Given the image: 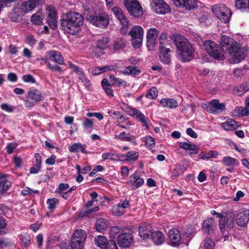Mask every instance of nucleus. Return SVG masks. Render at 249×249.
Returning a JSON list of instances; mask_svg holds the SVG:
<instances>
[{
    "label": "nucleus",
    "mask_w": 249,
    "mask_h": 249,
    "mask_svg": "<svg viewBox=\"0 0 249 249\" xmlns=\"http://www.w3.org/2000/svg\"><path fill=\"white\" fill-rule=\"evenodd\" d=\"M47 203L48 209L52 212L55 209L56 204L58 203V200L55 198H49L47 200Z\"/></svg>",
    "instance_id": "obj_51"
},
{
    "label": "nucleus",
    "mask_w": 249,
    "mask_h": 249,
    "mask_svg": "<svg viewBox=\"0 0 249 249\" xmlns=\"http://www.w3.org/2000/svg\"><path fill=\"white\" fill-rule=\"evenodd\" d=\"M126 155V161L130 163L136 161L139 157V153L134 150L128 151Z\"/></svg>",
    "instance_id": "obj_41"
},
{
    "label": "nucleus",
    "mask_w": 249,
    "mask_h": 249,
    "mask_svg": "<svg viewBox=\"0 0 249 249\" xmlns=\"http://www.w3.org/2000/svg\"><path fill=\"white\" fill-rule=\"evenodd\" d=\"M145 143L147 147L153 146L155 143V140L150 136H147L145 138Z\"/></svg>",
    "instance_id": "obj_58"
},
{
    "label": "nucleus",
    "mask_w": 249,
    "mask_h": 249,
    "mask_svg": "<svg viewBox=\"0 0 249 249\" xmlns=\"http://www.w3.org/2000/svg\"><path fill=\"white\" fill-rule=\"evenodd\" d=\"M173 1L177 6L185 7L187 10L193 9L197 5L196 0H173Z\"/></svg>",
    "instance_id": "obj_22"
},
{
    "label": "nucleus",
    "mask_w": 249,
    "mask_h": 249,
    "mask_svg": "<svg viewBox=\"0 0 249 249\" xmlns=\"http://www.w3.org/2000/svg\"><path fill=\"white\" fill-rule=\"evenodd\" d=\"M112 211V214L117 216L122 215L125 212V211H124L123 208H121V204L120 203L114 206Z\"/></svg>",
    "instance_id": "obj_48"
},
{
    "label": "nucleus",
    "mask_w": 249,
    "mask_h": 249,
    "mask_svg": "<svg viewBox=\"0 0 249 249\" xmlns=\"http://www.w3.org/2000/svg\"><path fill=\"white\" fill-rule=\"evenodd\" d=\"M82 125L85 129H92L94 126V121L92 119L84 118Z\"/></svg>",
    "instance_id": "obj_49"
},
{
    "label": "nucleus",
    "mask_w": 249,
    "mask_h": 249,
    "mask_svg": "<svg viewBox=\"0 0 249 249\" xmlns=\"http://www.w3.org/2000/svg\"><path fill=\"white\" fill-rule=\"evenodd\" d=\"M222 127L226 130H233L238 127L237 123L233 119H228L221 124Z\"/></svg>",
    "instance_id": "obj_31"
},
{
    "label": "nucleus",
    "mask_w": 249,
    "mask_h": 249,
    "mask_svg": "<svg viewBox=\"0 0 249 249\" xmlns=\"http://www.w3.org/2000/svg\"><path fill=\"white\" fill-rule=\"evenodd\" d=\"M160 104L163 107L168 108H175L178 106V102L173 98H162L160 101Z\"/></svg>",
    "instance_id": "obj_27"
},
{
    "label": "nucleus",
    "mask_w": 249,
    "mask_h": 249,
    "mask_svg": "<svg viewBox=\"0 0 249 249\" xmlns=\"http://www.w3.org/2000/svg\"><path fill=\"white\" fill-rule=\"evenodd\" d=\"M44 3V0H28L23 2L21 6L22 10L25 13L33 10L37 5Z\"/></svg>",
    "instance_id": "obj_18"
},
{
    "label": "nucleus",
    "mask_w": 249,
    "mask_h": 249,
    "mask_svg": "<svg viewBox=\"0 0 249 249\" xmlns=\"http://www.w3.org/2000/svg\"><path fill=\"white\" fill-rule=\"evenodd\" d=\"M221 45L223 49L228 52L235 63L240 62L246 55L245 50L240 48L237 42L228 36L221 37Z\"/></svg>",
    "instance_id": "obj_2"
},
{
    "label": "nucleus",
    "mask_w": 249,
    "mask_h": 249,
    "mask_svg": "<svg viewBox=\"0 0 249 249\" xmlns=\"http://www.w3.org/2000/svg\"><path fill=\"white\" fill-rule=\"evenodd\" d=\"M168 35L165 33H162L160 36V45L166 46L169 44V40H167Z\"/></svg>",
    "instance_id": "obj_53"
},
{
    "label": "nucleus",
    "mask_w": 249,
    "mask_h": 249,
    "mask_svg": "<svg viewBox=\"0 0 249 249\" xmlns=\"http://www.w3.org/2000/svg\"><path fill=\"white\" fill-rule=\"evenodd\" d=\"M213 14L224 23L229 21L231 16L230 9L224 4H218L213 6L212 9Z\"/></svg>",
    "instance_id": "obj_6"
},
{
    "label": "nucleus",
    "mask_w": 249,
    "mask_h": 249,
    "mask_svg": "<svg viewBox=\"0 0 249 249\" xmlns=\"http://www.w3.org/2000/svg\"><path fill=\"white\" fill-rule=\"evenodd\" d=\"M129 182L133 189H137L143 184L144 180L141 177L140 173L136 171L130 177Z\"/></svg>",
    "instance_id": "obj_20"
},
{
    "label": "nucleus",
    "mask_w": 249,
    "mask_h": 249,
    "mask_svg": "<svg viewBox=\"0 0 249 249\" xmlns=\"http://www.w3.org/2000/svg\"><path fill=\"white\" fill-rule=\"evenodd\" d=\"M152 232L150 230V227L146 225H142L139 228V235L142 239H146L149 238L150 234Z\"/></svg>",
    "instance_id": "obj_29"
},
{
    "label": "nucleus",
    "mask_w": 249,
    "mask_h": 249,
    "mask_svg": "<svg viewBox=\"0 0 249 249\" xmlns=\"http://www.w3.org/2000/svg\"><path fill=\"white\" fill-rule=\"evenodd\" d=\"M235 7L242 11L249 10V0H236Z\"/></svg>",
    "instance_id": "obj_34"
},
{
    "label": "nucleus",
    "mask_w": 249,
    "mask_h": 249,
    "mask_svg": "<svg viewBox=\"0 0 249 249\" xmlns=\"http://www.w3.org/2000/svg\"><path fill=\"white\" fill-rule=\"evenodd\" d=\"M124 4L128 12L135 17L143 15L142 7L137 0H124Z\"/></svg>",
    "instance_id": "obj_10"
},
{
    "label": "nucleus",
    "mask_w": 249,
    "mask_h": 249,
    "mask_svg": "<svg viewBox=\"0 0 249 249\" xmlns=\"http://www.w3.org/2000/svg\"><path fill=\"white\" fill-rule=\"evenodd\" d=\"M160 59L161 62L165 64H169L171 62V56L169 54L171 50L169 48H166V46L160 45Z\"/></svg>",
    "instance_id": "obj_21"
},
{
    "label": "nucleus",
    "mask_w": 249,
    "mask_h": 249,
    "mask_svg": "<svg viewBox=\"0 0 249 249\" xmlns=\"http://www.w3.org/2000/svg\"><path fill=\"white\" fill-rule=\"evenodd\" d=\"M183 173L182 166L181 165H176L172 172L171 178H175Z\"/></svg>",
    "instance_id": "obj_50"
},
{
    "label": "nucleus",
    "mask_w": 249,
    "mask_h": 249,
    "mask_svg": "<svg viewBox=\"0 0 249 249\" xmlns=\"http://www.w3.org/2000/svg\"><path fill=\"white\" fill-rule=\"evenodd\" d=\"M44 99V97L41 92L36 89H33L28 91L27 96V100L26 101L25 104L26 107H29L30 103L29 100H33L34 103L42 101ZM35 105L34 104L33 105Z\"/></svg>",
    "instance_id": "obj_15"
},
{
    "label": "nucleus",
    "mask_w": 249,
    "mask_h": 249,
    "mask_svg": "<svg viewBox=\"0 0 249 249\" xmlns=\"http://www.w3.org/2000/svg\"><path fill=\"white\" fill-rule=\"evenodd\" d=\"M1 109L7 112H12L14 110V107L11 106L9 105L7 103H3L0 105Z\"/></svg>",
    "instance_id": "obj_60"
},
{
    "label": "nucleus",
    "mask_w": 249,
    "mask_h": 249,
    "mask_svg": "<svg viewBox=\"0 0 249 249\" xmlns=\"http://www.w3.org/2000/svg\"><path fill=\"white\" fill-rule=\"evenodd\" d=\"M192 229L189 228L185 234L181 236L180 231L176 229H171L169 231V238L171 245L174 247H177L181 244L188 245L189 241L192 238L191 232Z\"/></svg>",
    "instance_id": "obj_4"
},
{
    "label": "nucleus",
    "mask_w": 249,
    "mask_h": 249,
    "mask_svg": "<svg viewBox=\"0 0 249 249\" xmlns=\"http://www.w3.org/2000/svg\"><path fill=\"white\" fill-rule=\"evenodd\" d=\"M21 240L25 246H28L30 243L31 237L27 233L21 234Z\"/></svg>",
    "instance_id": "obj_56"
},
{
    "label": "nucleus",
    "mask_w": 249,
    "mask_h": 249,
    "mask_svg": "<svg viewBox=\"0 0 249 249\" xmlns=\"http://www.w3.org/2000/svg\"><path fill=\"white\" fill-rule=\"evenodd\" d=\"M151 239L154 243L156 245H160L165 241V237L162 232L160 231L152 232Z\"/></svg>",
    "instance_id": "obj_26"
},
{
    "label": "nucleus",
    "mask_w": 249,
    "mask_h": 249,
    "mask_svg": "<svg viewBox=\"0 0 249 249\" xmlns=\"http://www.w3.org/2000/svg\"><path fill=\"white\" fill-rule=\"evenodd\" d=\"M26 41L30 46H33L36 43V40L34 36L32 35H29L26 37Z\"/></svg>",
    "instance_id": "obj_63"
},
{
    "label": "nucleus",
    "mask_w": 249,
    "mask_h": 249,
    "mask_svg": "<svg viewBox=\"0 0 249 249\" xmlns=\"http://www.w3.org/2000/svg\"><path fill=\"white\" fill-rule=\"evenodd\" d=\"M44 15L41 12H38L32 16L31 21L35 25H40L42 23Z\"/></svg>",
    "instance_id": "obj_36"
},
{
    "label": "nucleus",
    "mask_w": 249,
    "mask_h": 249,
    "mask_svg": "<svg viewBox=\"0 0 249 249\" xmlns=\"http://www.w3.org/2000/svg\"><path fill=\"white\" fill-rule=\"evenodd\" d=\"M109 39L107 37H103L102 39H98L97 42V46L100 49L104 50L108 46Z\"/></svg>",
    "instance_id": "obj_47"
},
{
    "label": "nucleus",
    "mask_w": 249,
    "mask_h": 249,
    "mask_svg": "<svg viewBox=\"0 0 249 249\" xmlns=\"http://www.w3.org/2000/svg\"><path fill=\"white\" fill-rule=\"evenodd\" d=\"M141 71L136 67L131 66L127 67L125 71L123 72L124 74H132L133 75H138L140 74Z\"/></svg>",
    "instance_id": "obj_43"
},
{
    "label": "nucleus",
    "mask_w": 249,
    "mask_h": 249,
    "mask_svg": "<svg viewBox=\"0 0 249 249\" xmlns=\"http://www.w3.org/2000/svg\"><path fill=\"white\" fill-rule=\"evenodd\" d=\"M180 148L185 150H190V155L197 154L199 150V147L193 144L190 142H181L179 144Z\"/></svg>",
    "instance_id": "obj_24"
},
{
    "label": "nucleus",
    "mask_w": 249,
    "mask_h": 249,
    "mask_svg": "<svg viewBox=\"0 0 249 249\" xmlns=\"http://www.w3.org/2000/svg\"><path fill=\"white\" fill-rule=\"evenodd\" d=\"M96 245L102 248V249H107V240L105 236H99L97 239H95Z\"/></svg>",
    "instance_id": "obj_46"
},
{
    "label": "nucleus",
    "mask_w": 249,
    "mask_h": 249,
    "mask_svg": "<svg viewBox=\"0 0 249 249\" xmlns=\"http://www.w3.org/2000/svg\"><path fill=\"white\" fill-rule=\"evenodd\" d=\"M69 67L72 71L76 73L80 81L86 87L90 86V82L86 76L83 70L77 66L75 65L71 62H68Z\"/></svg>",
    "instance_id": "obj_13"
},
{
    "label": "nucleus",
    "mask_w": 249,
    "mask_h": 249,
    "mask_svg": "<svg viewBox=\"0 0 249 249\" xmlns=\"http://www.w3.org/2000/svg\"><path fill=\"white\" fill-rule=\"evenodd\" d=\"M21 193L23 196H27L28 195H34L35 194L38 193V191L37 190H33L29 187H27L22 190Z\"/></svg>",
    "instance_id": "obj_59"
},
{
    "label": "nucleus",
    "mask_w": 249,
    "mask_h": 249,
    "mask_svg": "<svg viewBox=\"0 0 249 249\" xmlns=\"http://www.w3.org/2000/svg\"><path fill=\"white\" fill-rule=\"evenodd\" d=\"M86 145L82 144L80 142H76L73 143L69 149V150L71 152H75L77 151H81L83 153H86L85 150Z\"/></svg>",
    "instance_id": "obj_39"
},
{
    "label": "nucleus",
    "mask_w": 249,
    "mask_h": 249,
    "mask_svg": "<svg viewBox=\"0 0 249 249\" xmlns=\"http://www.w3.org/2000/svg\"><path fill=\"white\" fill-rule=\"evenodd\" d=\"M114 138L117 141L131 142L134 137L129 133L126 134L125 132H122L119 134L114 135Z\"/></svg>",
    "instance_id": "obj_33"
},
{
    "label": "nucleus",
    "mask_w": 249,
    "mask_h": 249,
    "mask_svg": "<svg viewBox=\"0 0 249 249\" xmlns=\"http://www.w3.org/2000/svg\"><path fill=\"white\" fill-rule=\"evenodd\" d=\"M47 58L44 59L41 58V60H45V62H49L51 61L57 63L59 65H62L64 63V58L59 52L56 51H52L46 53Z\"/></svg>",
    "instance_id": "obj_14"
},
{
    "label": "nucleus",
    "mask_w": 249,
    "mask_h": 249,
    "mask_svg": "<svg viewBox=\"0 0 249 249\" xmlns=\"http://www.w3.org/2000/svg\"><path fill=\"white\" fill-rule=\"evenodd\" d=\"M96 230L100 231H103L105 230L107 227V222L106 220L103 218L99 219L95 224Z\"/></svg>",
    "instance_id": "obj_40"
},
{
    "label": "nucleus",
    "mask_w": 249,
    "mask_h": 249,
    "mask_svg": "<svg viewBox=\"0 0 249 249\" xmlns=\"http://www.w3.org/2000/svg\"><path fill=\"white\" fill-rule=\"evenodd\" d=\"M109 80L113 86L126 87L127 85V82L119 78H116L113 75L109 76Z\"/></svg>",
    "instance_id": "obj_35"
},
{
    "label": "nucleus",
    "mask_w": 249,
    "mask_h": 249,
    "mask_svg": "<svg viewBox=\"0 0 249 249\" xmlns=\"http://www.w3.org/2000/svg\"><path fill=\"white\" fill-rule=\"evenodd\" d=\"M158 34L159 31L156 28H150L148 31L146 35L147 43L150 45L153 46L155 43V41Z\"/></svg>",
    "instance_id": "obj_25"
},
{
    "label": "nucleus",
    "mask_w": 249,
    "mask_h": 249,
    "mask_svg": "<svg viewBox=\"0 0 249 249\" xmlns=\"http://www.w3.org/2000/svg\"><path fill=\"white\" fill-rule=\"evenodd\" d=\"M232 113L238 117L249 116V109L246 106L245 107H237L233 110Z\"/></svg>",
    "instance_id": "obj_32"
},
{
    "label": "nucleus",
    "mask_w": 249,
    "mask_h": 249,
    "mask_svg": "<svg viewBox=\"0 0 249 249\" xmlns=\"http://www.w3.org/2000/svg\"><path fill=\"white\" fill-rule=\"evenodd\" d=\"M158 91L157 89L153 87L146 93V97L149 99H155L158 96Z\"/></svg>",
    "instance_id": "obj_52"
},
{
    "label": "nucleus",
    "mask_w": 249,
    "mask_h": 249,
    "mask_svg": "<svg viewBox=\"0 0 249 249\" xmlns=\"http://www.w3.org/2000/svg\"><path fill=\"white\" fill-rule=\"evenodd\" d=\"M78 174H85L91 170V167L90 165H87L81 168L80 165L77 164L75 166Z\"/></svg>",
    "instance_id": "obj_55"
},
{
    "label": "nucleus",
    "mask_w": 249,
    "mask_h": 249,
    "mask_svg": "<svg viewBox=\"0 0 249 249\" xmlns=\"http://www.w3.org/2000/svg\"><path fill=\"white\" fill-rule=\"evenodd\" d=\"M22 79L25 82L34 83L35 80L30 74H27L23 76Z\"/></svg>",
    "instance_id": "obj_62"
},
{
    "label": "nucleus",
    "mask_w": 249,
    "mask_h": 249,
    "mask_svg": "<svg viewBox=\"0 0 249 249\" xmlns=\"http://www.w3.org/2000/svg\"><path fill=\"white\" fill-rule=\"evenodd\" d=\"M218 155V152L215 151H210L202 153L200 154V159L202 160H208L211 158H216Z\"/></svg>",
    "instance_id": "obj_44"
},
{
    "label": "nucleus",
    "mask_w": 249,
    "mask_h": 249,
    "mask_svg": "<svg viewBox=\"0 0 249 249\" xmlns=\"http://www.w3.org/2000/svg\"><path fill=\"white\" fill-rule=\"evenodd\" d=\"M235 211L231 209L227 215V225L228 227L231 228L234 224L235 217Z\"/></svg>",
    "instance_id": "obj_42"
},
{
    "label": "nucleus",
    "mask_w": 249,
    "mask_h": 249,
    "mask_svg": "<svg viewBox=\"0 0 249 249\" xmlns=\"http://www.w3.org/2000/svg\"><path fill=\"white\" fill-rule=\"evenodd\" d=\"M236 220L238 226H245L249 221V209L243 208L239 210L236 215Z\"/></svg>",
    "instance_id": "obj_16"
},
{
    "label": "nucleus",
    "mask_w": 249,
    "mask_h": 249,
    "mask_svg": "<svg viewBox=\"0 0 249 249\" xmlns=\"http://www.w3.org/2000/svg\"><path fill=\"white\" fill-rule=\"evenodd\" d=\"M116 154L111 152L103 153L102 155V158L104 160L109 159L111 160H116Z\"/></svg>",
    "instance_id": "obj_57"
},
{
    "label": "nucleus",
    "mask_w": 249,
    "mask_h": 249,
    "mask_svg": "<svg viewBox=\"0 0 249 249\" xmlns=\"http://www.w3.org/2000/svg\"><path fill=\"white\" fill-rule=\"evenodd\" d=\"M11 20L13 22H18L21 19L20 16L16 12V11H14L11 15Z\"/></svg>",
    "instance_id": "obj_64"
},
{
    "label": "nucleus",
    "mask_w": 249,
    "mask_h": 249,
    "mask_svg": "<svg viewBox=\"0 0 249 249\" xmlns=\"http://www.w3.org/2000/svg\"><path fill=\"white\" fill-rule=\"evenodd\" d=\"M152 10L158 14L164 15L170 11V7L164 0H152L150 3Z\"/></svg>",
    "instance_id": "obj_11"
},
{
    "label": "nucleus",
    "mask_w": 249,
    "mask_h": 249,
    "mask_svg": "<svg viewBox=\"0 0 249 249\" xmlns=\"http://www.w3.org/2000/svg\"><path fill=\"white\" fill-rule=\"evenodd\" d=\"M69 187V185L67 183H60L58 186L57 192L59 193H62L66 191Z\"/></svg>",
    "instance_id": "obj_61"
},
{
    "label": "nucleus",
    "mask_w": 249,
    "mask_h": 249,
    "mask_svg": "<svg viewBox=\"0 0 249 249\" xmlns=\"http://www.w3.org/2000/svg\"><path fill=\"white\" fill-rule=\"evenodd\" d=\"M86 237L87 234L85 231L82 229L75 230L71 237V249H83Z\"/></svg>",
    "instance_id": "obj_7"
},
{
    "label": "nucleus",
    "mask_w": 249,
    "mask_h": 249,
    "mask_svg": "<svg viewBox=\"0 0 249 249\" xmlns=\"http://www.w3.org/2000/svg\"><path fill=\"white\" fill-rule=\"evenodd\" d=\"M88 20L93 25L101 29L106 28L109 22V17L105 13L90 16Z\"/></svg>",
    "instance_id": "obj_9"
},
{
    "label": "nucleus",
    "mask_w": 249,
    "mask_h": 249,
    "mask_svg": "<svg viewBox=\"0 0 249 249\" xmlns=\"http://www.w3.org/2000/svg\"><path fill=\"white\" fill-rule=\"evenodd\" d=\"M143 29L139 25L133 26L129 34L131 37L132 45L136 49L139 48L142 44L143 37Z\"/></svg>",
    "instance_id": "obj_8"
},
{
    "label": "nucleus",
    "mask_w": 249,
    "mask_h": 249,
    "mask_svg": "<svg viewBox=\"0 0 249 249\" xmlns=\"http://www.w3.org/2000/svg\"><path fill=\"white\" fill-rule=\"evenodd\" d=\"M174 41L180 60L183 62L192 60L194 49L188 40L183 36L177 34L175 36Z\"/></svg>",
    "instance_id": "obj_3"
},
{
    "label": "nucleus",
    "mask_w": 249,
    "mask_h": 249,
    "mask_svg": "<svg viewBox=\"0 0 249 249\" xmlns=\"http://www.w3.org/2000/svg\"><path fill=\"white\" fill-rule=\"evenodd\" d=\"M112 11L123 27H127L128 26L129 23L128 20L120 8L114 7L112 8Z\"/></svg>",
    "instance_id": "obj_19"
},
{
    "label": "nucleus",
    "mask_w": 249,
    "mask_h": 249,
    "mask_svg": "<svg viewBox=\"0 0 249 249\" xmlns=\"http://www.w3.org/2000/svg\"><path fill=\"white\" fill-rule=\"evenodd\" d=\"M203 46L210 56L216 60H220L223 56V49L214 41L206 40L203 43Z\"/></svg>",
    "instance_id": "obj_5"
},
{
    "label": "nucleus",
    "mask_w": 249,
    "mask_h": 249,
    "mask_svg": "<svg viewBox=\"0 0 249 249\" xmlns=\"http://www.w3.org/2000/svg\"><path fill=\"white\" fill-rule=\"evenodd\" d=\"M7 176L3 179L0 180V193H3L6 192L11 187V183L7 179Z\"/></svg>",
    "instance_id": "obj_37"
},
{
    "label": "nucleus",
    "mask_w": 249,
    "mask_h": 249,
    "mask_svg": "<svg viewBox=\"0 0 249 249\" xmlns=\"http://www.w3.org/2000/svg\"><path fill=\"white\" fill-rule=\"evenodd\" d=\"M236 159L231 157H224L223 159V163L226 166H234L236 162Z\"/></svg>",
    "instance_id": "obj_54"
},
{
    "label": "nucleus",
    "mask_w": 249,
    "mask_h": 249,
    "mask_svg": "<svg viewBox=\"0 0 249 249\" xmlns=\"http://www.w3.org/2000/svg\"><path fill=\"white\" fill-rule=\"evenodd\" d=\"M84 18L77 12H70L61 19V26L65 32L74 35L80 30L83 24Z\"/></svg>",
    "instance_id": "obj_1"
},
{
    "label": "nucleus",
    "mask_w": 249,
    "mask_h": 249,
    "mask_svg": "<svg viewBox=\"0 0 249 249\" xmlns=\"http://www.w3.org/2000/svg\"><path fill=\"white\" fill-rule=\"evenodd\" d=\"M206 109L208 112L212 113H218L226 109L225 104L223 103H220L219 101L217 99H214L208 103Z\"/></svg>",
    "instance_id": "obj_12"
},
{
    "label": "nucleus",
    "mask_w": 249,
    "mask_h": 249,
    "mask_svg": "<svg viewBox=\"0 0 249 249\" xmlns=\"http://www.w3.org/2000/svg\"><path fill=\"white\" fill-rule=\"evenodd\" d=\"M132 115L134 117L138 119L140 121H141V123L144 124V125L145 126L146 128L148 129L149 128L147 122L143 113H142L139 110L136 108H133L132 109Z\"/></svg>",
    "instance_id": "obj_30"
},
{
    "label": "nucleus",
    "mask_w": 249,
    "mask_h": 249,
    "mask_svg": "<svg viewBox=\"0 0 249 249\" xmlns=\"http://www.w3.org/2000/svg\"><path fill=\"white\" fill-rule=\"evenodd\" d=\"M115 69L113 66H106L104 67H96L92 71V74L94 75H99L104 71L109 70H113Z\"/></svg>",
    "instance_id": "obj_45"
},
{
    "label": "nucleus",
    "mask_w": 249,
    "mask_h": 249,
    "mask_svg": "<svg viewBox=\"0 0 249 249\" xmlns=\"http://www.w3.org/2000/svg\"><path fill=\"white\" fill-rule=\"evenodd\" d=\"M48 11L47 21L50 27L52 29H54L57 26V17L56 11L53 6L49 5L47 7Z\"/></svg>",
    "instance_id": "obj_17"
},
{
    "label": "nucleus",
    "mask_w": 249,
    "mask_h": 249,
    "mask_svg": "<svg viewBox=\"0 0 249 249\" xmlns=\"http://www.w3.org/2000/svg\"><path fill=\"white\" fill-rule=\"evenodd\" d=\"M132 240V235L129 233H123L118 237V243L122 247H128Z\"/></svg>",
    "instance_id": "obj_23"
},
{
    "label": "nucleus",
    "mask_w": 249,
    "mask_h": 249,
    "mask_svg": "<svg viewBox=\"0 0 249 249\" xmlns=\"http://www.w3.org/2000/svg\"><path fill=\"white\" fill-rule=\"evenodd\" d=\"M214 242L210 238L205 239L201 243L199 249H215Z\"/></svg>",
    "instance_id": "obj_38"
},
{
    "label": "nucleus",
    "mask_w": 249,
    "mask_h": 249,
    "mask_svg": "<svg viewBox=\"0 0 249 249\" xmlns=\"http://www.w3.org/2000/svg\"><path fill=\"white\" fill-rule=\"evenodd\" d=\"M215 227L214 220L213 218H208L204 221L203 229L205 232L210 234Z\"/></svg>",
    "instance_id": "obj_28"
}]
</instances>
